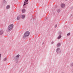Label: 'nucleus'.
<instances>
[{"label": "nucleus", "mask_w": 73, "mask_h": 73, "mask_svg": "<svg viewBox=\"0 0 73 73\" xmlns=\"http://www.w3.org/2000/svg\"><path fill=\"white\" fill-rule=\"evenodd\" d=\"M9 8H10V6L9 5H7L6 7L7 9H9Z\"/></svg>", "instance_id": "8"}, {"label": "nucleus", "mask_w": 73, "mask_h": 73, "mask_svg": "<svg viewBox=\"0 0 73 73\" xmlns=\"http://www.w3.org/2000/svg\"><path fill=\"white\" fill-rule=\"evenodd\" d=\"M22 13H24L25 12V10L24 9H23L22 10Z\"/></svg>", "instance_id": "9"}, {"label": "nucleus", "mask_w": 73, "mask_h": 73, "mask_svg": "<svg viewBox=\"0 0 73 73\" xmlns=\"http://www.w3.org/2000/svg\"><path fill=\"white\" fill-rule=\"evenodd\" d=\"M61 6L62 8H64L65 7V5L64 3H62L61 4Z\"/></svg>", "instance_id": "5"}, {"label": "nucleus", "mask_w": 73, "mask_h": 73, "mask_svg": "<svg viewBox=\"0 0 73 73\" xmlns=\"http://www.w3.org/2000/svg\"><path fill=\"white\" fill-rule=\"evenodd\" d=\"M20 56V55H19V54H18L17 56H16V57L17 58H19V56Z\"/></svg>", "instance_id": "12"}, {"label": "nucleus", "mask_w": 73, "mask_h": 73, "mask_svg": "<svg viewBox=\"0 0 73 73\" xmlns=\"http://www.w3.org/2000/svg\"><path fill=\"white\" fill-rule=\"evenodd\" d=\"M4 33V31L2 30H0V35H3Z\"/></svg>", "instance_id": "4"}, {"label": "nucleus", "mask_w": 73, "mask_h": 73, "mask_svg": "<svg viewBox=\"0 0 73 73\" xmlns=\"http://www.w3.org/2000/svg\"><path fill=\"white\" fill-rule=\"evenodd\" d=\"M0 58H1V54H0V60H1Z\"/></svg>", "instance_id": "19"}, {"label": "nucleus", "mask_w": 73, "mask_h": 73, "mask_svg": "<svg viewBox=\"0 0 73 73\" xmlns=\"http://www.w3.org/2000/svg\"><path fill=\"white\" fill-rule=\"evenodd\" d=\"M25 15H21V17L22 19H24L25 18Z\"/></svg>", "instance_id": "6"}, {"label": "nucleus", "mask_w": 73, "mask_h": 73, "mask_svg": "<svg viewBox=\"0 0 73 73\" xmlns=\"http://www.w3.org/2000/svg\"><path fill=\"white\" fill-rule=\"evenodd\" d=\"M28 0H26L25 1V2L24 3V5H23L24 6L26 4H28Z\"/></svg>", "instance_id": "3"}, {"label": "nucleus", "mask_w": 73, "mask_h": 73, "mask_svg": "<svg viewBox=\"0 0 73 73\" xmlns=\"http://www.w3.org/2000/svg\"><path fill=\"white\" fill-rule=\"evenodd\" d=\"M61 37V35L59 36L58 38V39H60V38Z\"/></svg>", "instance_id": "11"}, {"label": "nucleus", "mask_w": 73, "mask_h": 73, "mask_svg": "<svg viewBox=\"0 0 73 73\" xmlns=\"http://www.w3.org/2000/svg\"><path fill=\"white\" fill-rule=\"evenodd\" d=\"M57 25H56L55 26V28H56V27H57Z\"/></svg>", "instance_id": "16"}, {"label": "nucleus", "mask_w": 73, "mask_h": 73, "mask_svg": "<svg viewBox=\"0 0 73 73\" xmlns=\"http://www.w3.org/2000/svg\"><path fill=\"white\" fill-rule=\"evenodd\" d=\"M66 1H67V0H65Z\"/></svg>", "instance_id": "20"}, {"label": "nucleus", "mask_w": 73, "mask_h": 73, "mask_svg": "<svg viewBox=\"0 0 73 73\" xmlns=\"http://www.w3.org/2000/svg\"><path fill=\"white\" fill-rule=\"evenodd\" d=\"M71 65L72 66H73V63H72Z\"/></svg>", "instance_id": "17"}, {"label": "nucleus", "mask_w": 73, "mask_h": 73, "mask_svg": "<svg viewBox=\"0 0 73 73\" xmlns=\"http://www.w3.org/2000/svg\"><path fill=\"white\" fill-rule=\"evenodd\" d=\"M12 28H13V25L11 24L9 25L7 31H11L12 29Z\"/></svg>", "instance_id": "1"}, {"label": "nucleus", "mask_w": 73, "mask_h": 73, "mask_svg": "<svg viewBox=\"0 0 73 73\" xmlns=\"http://www.w3.org/2000/svg\"><path fill=\"white\" fill-rule=\"evenodd\" d=\"M30 34V33L29 31H27L25 33L24 36L25 37H28L29 36Z\"/></svg>", "instance_id": "2"}, {"label": "nucleus", "mask_w": 73, "mask_h": 73, "mask_svg": "<svg viewBox=\"0 0 73 73\" xmlns=\"http://www.w3.org/2000/svg\"><path fill=\"white\" fill-rule=\"evenodd\" d=\"M60 50V48H58L57 49V51H56V52H58V50Z\"/></svg>", "instance_id": "14"}, {"label": "nucleus", "mask_w": 73, "mask_h": 73, "mask_svg": "<svg viewBox=\"0 0 73 73\" xmlns=\"http://www.w3.org/2000/svg\"><path fill=\"white\" fill-rule=\"evenodd\" d=\"M54 43V42H51V44H53Z\"/></svg>", "instance_id": "18"}, {"label": "nucleus", "mask_w": 73, "mask_h": 73, "mask_svg": "<svg viewBox=\"0 0 73 73\" xmlns=\"http://www.w3.org/2000/svg\"><path fill=\"white\" fill-rule=\"evenodd\" d=\"M70 35V33H68L67 34V35L68 36H69V35Z\"/></svg>", "instance_id": "15"}, {"label": "nucleus", "mask_w": 73, "mask_h": 73, "mask_svg": "<svg viewBox=\"0 0 73 73\" xmlns=\"http://www.w3.org/2000/svg\"><path fill=\"white\" fill-rule=\"evenodd\" d=\"M20 16H18L17 17V20H19L20 19Z\"/></svg>", "instance_id": "7"}, {"label": "nucleus", "mask_w": 73, "mask_h": 73, "mask_svg": "<svg viewBox=\"0 0 73 73\" xmlns=\"http://www.w3.org/2000/svg\"><path fill=\"white\" fill-rule=\"evenodd\" d=\"M7 60V58H5L4 59H3V60L4 61H6Z\"/></svg>", "instance_id": "13"}, {"label": "nucleus", "mask_w": 73, "mask_h": 73, "mask_svg": "<svg viewBox=\"0 0 73 73\" xmlns=\"http://www.w3.org/2000/svg\"><path fill=\"white\" fill-rule=\"evenodd\" d=\"M60 45L61 44L60 43H58L57 45V46L58 47V46H60Z\"/></svg>", "instance_id": "10"}]
</instances>
